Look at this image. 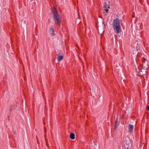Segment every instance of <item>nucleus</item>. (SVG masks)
I'll use <instances>...</instances> for the list:
<instances>
[{
  "label": "nucleus",
  "instance_id": "obj_1",
  "mask_svg": "<svg viewBox=\"0 0 149 149\" xmlns=\"http://www.w3.org/2000/svg\"><path fill=\"white\" fill-rule=\"evenodd\" d=\"M52 10L53 14L52 17L53 18L54 22L57 25L60 26L62 21L58 11L55 9L53 8H52Z\"/></svg>",
  "mask_w": 149,
  "mask_h": 149
},
{
  "label": "nucleus",
  "instance_id": "obj_2",
  "mask_svg": "<svg viewBox=\"0 0 149 149\" xmlns=\"http://www.w3.org/2000/svg\"><path fill=\"white\" fill-rule=\"evenodd\" d=\"M120 24V20L118 18L115 19L113 22V27L116 33L117 34L121 32V29Z\"/></svg>",
  "mask_w": 149,
  "mask_h": 149
},
{
  "label": "nucleus",
  "instance_id": "obj_3",
  "mask_svg": "<svg viewBox=\"0 0 149 149\" xmlns=\"http://www.w3.org/2000/svg\"><path fill=\"white\" fill-rule=\"evenodd\" d=\"M110 7L109 5H107L106 3H104V11L103 12L105 15H107V13H108L109 11V8Z\"/></svg>",
  "mask_w": 149,
  "mask_h": 149
},
{
  "label": "nucleus",
  "instance_id": "obj_4",
  "mask_svg": "<svg viewBox=\"0 0 149 149\" xmlns=\"http://www.w3.org/2000/svg\"><path fill=\"white\" fill-rule=\"evenodd\" d=\"M61 51L60 50L58 51V53L57 54V55L58 56L57 60L58 61H61L63 58V55H60L61 54Z\"/></svg>",
  "mask_w": 149,
  "mask_h": 149
},
{
  "label": "nucleus",
  "instance_id": "obj_5",
  "mask_svg": "<svg viewBox=\"0 0 149 149\" xmlns=\"http://www.w3.org/2000/svg\"><path fill=\"white\" fill-rule=\"evenodd\" d=\"M49 33L52 36H53L54 34V29L52 28H50Z\"/></svg>",
  "mask_w": 149,
  "mask_h": 149
},
{
  "label": "nucleus",
  "instance_id": "obj_6",
  "mask_svg": "<svg viewBox=\"0 0 149 149\" xmlns=\"http://www.w3.org/2000/svg\"><path fill=\"white\" fill-rule=\"evenodd\" d=\"M144 69L143 70H139V72L143 75H145L146 73V71Z\"/></svg>",
  "mask_w": 149,
  "mask_h": 149
},
{
  "label": "nucleus",
  "instance_id": "obj_7",
  "mask_svg": "<svg viewBox=\"0 0 149 149\" xmlns=\"http://www.w3.org/2000/svg\"><path fill=\"white\" fill-rule=\"evenodd\" d=\"M133 125H131V124H130L128 126V128L129 130V131L131 132L132 131L133 129Z\"/></svg>",
  "mask_w": 149,
  "mask_h": 149
},
{
  "label": "nucleus",
  "instance_id": "obj_8",
  "mask_svg": "<svg viewBox=\"0 0 149 149\" xmlns=\"http://www.w3.org/2000/svg\"><path fill=\"white\" fill-rule=\"evenodd\" d=\"M70 138L72 139H75V134L73 133H71L70 135Z\"/></svg>",
  "mask_w": 149,
  "mask_h": 149
},
{
  "label": "nucleus",
  "instance_id": "obj_9",
  "mask_svg": "<svg viewBox=\"0 0 149 149\" xmlns=\"http://www.w3.org/2000/svg\"><path fill=\"white\" fill-rule=\"evenodd\" d=\"M117 120H116V121L115 124V127H114V128L115 129L117 127L118 125V124L117 123Z\"/></svg>",
  "mask_w": 149,
  "mask_h": 149
},
{
  "label": "nucleus",
  "instance_id": "obj_10",
  "mask_svg": "<svg viewBox=\"0 0 149 149\" xmlns=\"http://www.w3.org/2000/svg\"><path fill=\"white\" fill-rule=\"evenodd\" d=\"M147 110L149 111V106H147Z\"/></svg>",
  "mask_w": 149,
  "mask_h": 149
},
{
  "label": "nucleus",
  "instance_id": "obj_11",
  "mask_svg": "<svg viewBox=\"0 0 149 149\" xmlns=\"http://www.w3.org/2000/svg\"><path fill=\"white\" fill-rule=\"evenodd\" d=\"M12 111V108H10L9 109V111Z\"/></svg>",
  "mask_w": 149,
  "mask_h": 149
},
{
  "label": "nucleus",
  "instance_id": "obj_12",
  "mask_svg": "<svg viewBox=\"0 0 149 149\" xmlns=\"http://www.w3.org/2000/svg\"><path fill=\"white\" fill-rule=\"evenodd\" d=\"M142 65H143V66H144V62H143V64Z\"/></svg>",
  "mask_w": 149,
  "mask_h": 149
},
{
  "label": "nucleus",
  "instance_id": "obj_13",
  "mask_svg": "<svg viewBox=\"0 0 149 149\" xmlns=\"http://www.w3.org/2000/svg\"><path fill=\"white\" fill-rule=\"evenodd\" d=\"M124 147L125 148V149H126V148H127V147L126 146V145L125 146V145H124Z\"/></svg>",
  "mask_w": 149,
  "mask_h": 149
},
{
  "label": "nucleus",
  "instance_id": "obj_14",
  "mask_svg": "<svg viewBox=\"0 0 149 149\" xmlns=\"http://www.w3.org/2000/svg\"><path fill=\"white\" fill-rule=\"evenodd\" d=\"M126 149H129L128 148H128H126Z\"/></svg>",
  "mask_w": 149,
  "mask_h": 149
},
{
  "label": "nucleus",
  "instance_id": "obj_15",
  "mask_svg": "<svg viewBox=\"0 0 149 149\" xmlns=\"http://www.w3.org/2000/svg\"><path fill=\"white\" fill-rule=\"evenodd\" d=\"M102 23H103V24H104V22H102Z\"/></svg>",
  "mask_w": 149,
  "mask_h": 149
}]
</instances>
